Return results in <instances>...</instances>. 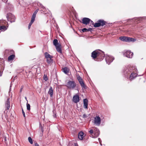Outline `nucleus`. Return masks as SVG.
<instances>
[{
  "label": "nucleus",
  "mask_w": 146,
  "mask_h": 146,
  "mask_svg": "<svg viewBox=\"0 0 146 146\" xmlns=\"http://www.w3.org/2000/svg\"><path fill=\"white\" fill-rule=\"evenodd\" d=\"M137 70L136 67L130 65L125 66L123 70V74L124 77H127L131 74L129 77V79L131 80L137 77Z\"/></svg>",
  "instance_id": "1"
},
{
  "label": "nucleus",
  "mask_w": 146,
  "mask_h": 146,
  "mask_svg": "<svg viewBox=\"0 0 146 146\" xmlns=\"http://www.w3.org/2000/svg\"><path fill=\"white\" fill-rule=\"evenodd\" d=\"M88 132L93 138L97 137L100 134L99 130L96 127L93 128V129H90L89 130Z\"/></svg>",
  "instance_id": "2"
},
{
  "label": "nucleus",
  "mask_w": 146,
  "mask_h": 146,
  "mask_svg": "<svg viewBox=\"0 0 146 146\" xmlns=\"http://www.w3.org/2000/svg\"><path fill=\"white\" fill-rule=\"evenodd\" d=\"M53 44L55 46L56 50L58 52L62 53L61 46L60 44L58 42V40L56 39H55L53 41Z\"/></svg>",
  "instance_id": "3"
},
{
  "label": "nucleus",
  "mask_w": 146,
  "mask_h": 146,
  "mask_svg": "<svg viewBox=\"0 0 146 146\" xmlns=\"http://www.w3.org/2000/svg\"><path fill=\"white\" fill-rule=\"evenodd\" d=\"M119 39L122 41L126 42H134L136 40L134 38L126 36H121L119 37Z\"/></svg>",
  "instance_id": "4"
},
{
  "label": "nucleus",
  "mask_w": 146,
  "mask_h": 146,
  "mask_svg": "<svg viewBox=\"0 0 146 146\" xmlns=\"http://www.w3.org/2000/svg\"><path fill=\"white\" fill-rule=\"evenodd\" d=\"M76 84L74 81H69L67 83L66 86L70 89H73L76 87Z\"/></svg>",
  "instance_id": "5"
},
{
  "label": "nucleus",
  "mask_w": 146,
  "mask_h": 146,
  "mask_svg": "<svg viewBox=\"0 0 146 146\" xmlns=\"http://www.w3.org/2000/svg\"><path fill=\"white\" fill-rule=\"evenodd\" d=\"M6 17L8 21L11 23L14 22L15 21V16L11 13H7Z\"/></svg>",
  "instance_id": "6"
},
{
  "label": "nucleus",
  "mask_w": 146,
  "mask_h": 146,
  "mask_svg": "<svg viewBox=\"0 0 146 146\" xmlns=\"http://www.w3.org/2000/svg\"><path fill=\"white\" fill-rule=\"evenodd\" d=\"M106 22L102 20H99L98 22L96 23L94 25V27H99L101 26H103L105 25Z\"/></svg>",
  "instance_id": "7"
},
{
  "label": "nucleus",
  "mask_w": 146,
  "mask_h": 146,
  "mask_svg": "<svg viewBox=\"0 0 146 146\" xmlns=\"http://www.w3.org/2000/svg\"><path fill=\"white\" fill-rule=\"evenodd\" d=\"M98 59H99L100 61L102 60L105 56L104 52L100 50H98Z\"/></svg>",
  "instance_id": "8"
},
{
  "label": "nucleus",
  "mask_w": 146,
  "mask_h": 146,
  "mask_svg": "<svg viewBox=\"0 0 146 146\" xmlns=\"http://www.w3.org/2000/svg\"><path fill=\"white\" fill-rule=\"evenodd\" d=\"M114 59V58L112 56L107 55L106 57V61L108 64H110Z\"/></svg>",
  "instance_id": "9"
},
{
  "label": "nucleus",
  "mask_w": 146,
  "mask_h": 146,
  "mask_svg": "<svg viewBox=\"0 0 146 146\" xmlns=\"http://www.w3.org/2000/svg\"><path fill=\"white\" fill-rule=\"evenodd\" d=\"M77 79L78 81L82 87L83 88H84V89H86V86L82 78L80 76H79L77 77Z\"/></svg>",
  "instance_id": "10"
},
{
  "label": "nucleus",
  "mask_w": 146,
  "mask_h": 146,
  "mask_svg": "<svg viewBox=\"0 0 146 146\" xmlns=\"http://www.w3.org/2000/svg\"><path fill=\"white\" fill-rule=\"evenodd\" d=\"M101 118L99 116H96L94 118V123L97 125L99 126L101 123Z\"/></svg>",
  "instance_id": "11"
},
{
  "label": "nucleus",
  "mask_w": 146,
  "mask_h": 146,
  "mask_svg": "<svg viewBox=\"0 0 146 146\" xmlns=\"http://www.w3.org/2000/svg\"><path fill=\"white\" fill-rule=\"evenodd\" d=\"M124 55L127 58H131L133 56V53L129 50H127L124 53Z\"/></svg>",
  "instance_id": "12"
},
{
  "label": "nucleus",
  "mask_w": 146,
  "mask_h": 146,
  "mask_svg": "<svg viewBox=\"0 0 146 146\" xmlns=\"http://www.w3.org/2000/svg\"><path fill=\"white\" fill-rule=\"evenodd\" d=\"M5 110H9L10 107V102L9 98H8L5 102Z\"/></svg>",
  "instance_id": "13"
},
{
  "label": "nucleus",
  "mask_w": 146,
  "mask_h": 146,
  "mask_svg": "<svg viewBox=\"0 0 146 146\" xmlns=\"http://www.w3.org/2000/svg\"><path fill=\"white\" fill-rule=\"evenodd\" d=\"M80 100V98L79 95H74L73 97L72 101L75 103H77Z\"/></svg>",
  "instance_id": "14"
},
{
  "label": "nucleus",
  "mask_w": 146,
  "mask_h": 146,
  "mask_svg": "<svg viewBox=\"0 0 146 146\" xmlns=\"http://www.w3.org/2000/svg\"><path fill=\"white\" fill-rule=\"evenodd\" d=\"M146 17H136L134 19H127V21H131V20H133V21L135 20V22H137V21L136 20H137L138 21H139L140 20H141L143 19H145Z\"/></svg>",
  "instance_id": "15"
},
{
  "label": "nucleus",
  "mask_w": 146,
  "mask_h": 146,
  "mask_svg": "<svg viewBox=\"0 0 146 146\" xmlns=\"http://www.w3.org/2000/svg\"><path fill=\"white\" fill-rule=\"evenodd\" d=\"M90 19L88 18H84L82 20V23L85 25H87L90 22Z\"/></svg>",
  "instance_id": "16"
},
{
  "label": "nucleus",
  "mask_w": 146,
  "mask_h": 146,
  "mask_svg": "<svg viewBox=\"0 0 146 146\" xmlns=\"http://www.w3.org/2000/svg\"><path fill=\"white\" fill-rule=\"evenodd\" d=\"M98 50H95L93 51L92 53V57L95 59L98 58Z\"/></svg>",
  "instance_id": "17"
},
{
  "label": "nucleus",
  "mask_w": 146,
  "mask_h": 146,
  "mask_svg": "<svg viewBox=\"0 0 146 146\" xmlns=\"http://www.w3.org/2000/svg\"><path fill=\"white\" fill-rule=\"evenodd\" d=\"M84 107V108H88V100L87 99H85L83 100Z\"/></svg>",
  "instance_id": "18"
},
{
  "label": "nucleus",
  "mask_w": 146,
  "mask_h": 146,
  "mask_svg": "<svg viewBox=\"0 0 146 146\" xmlns=\"http://www.w3.org/2000/svg\"><path fill=\"white\" fill-rule=\"evenodd\" d=\"M53 90L52 87H50L48 92V94L50 95V97L53 96Z\"/></svg>",
  "instance_id": "19"
},
{
  "label": "nucleus",
  "mask_w": 146,
  "mask_h": 146,
  "mask_svg": "<svg viewBox=\"0 0 146 146\" xmlns=\"http://www.w3.org/2000/svg\"><path fill=\"white\" fill-rule=\"evenodd\" d=\"M84 137V133L82 131L80 132L78 134V137L80 140H82Z\"/></svg>",
  "instance_id": "20"
},
{
  "label": "nucleus",
  "mask_w": 146,
  "mask_h": 146,
  "mask_svg": "<svg viewBox=\"0 0 146 146\" xmlns=\"http://www.w3.org/2000/svg\"><path fill=\"white\" fill-rule=\"evenodd\" d=\"M62 71L65 74H67L69 72V69L67 67H64L62 69Z\"/></svg>",
  "instance_id": "21"
},
{
  "label": "nucleus",
  "mask_w": 146,
  "mask_h": 146,
  "mask_svg": "<svg viewBox=\"0 0 146 146\" xmlns=\"http://www.w3.org/2000/svg\"><path fill=\"white\" fill-rule=\"evenodd\" d=\"M45 57L46 58H52L53 57L52 56L50 55L47 52H46L44 54Z\"/></svg>",
  "instance_id": "22"
},
{
  "label": "nucleus",
  "mask_w": 146,
  "mask_h": 146,
  "mask_svg": "<svg viewBox=\"0 0 146 146\" xmlns=\"http://www.w3.org/2000/svg\"><path fill=\"white\" fill-rule=\"evenodd\" d=\"M15 57V55L14 54H12L9 56L8 58V60L9 61H10L11 60H13Z\"/></svg>",
  "instance_id": "23"
},
{
  "label": "nucleus",
  "mask_w": 146,
  "mask_h": 146,
  "mask_svg": "<svg viewBox=\"0 0 146 146\" xmlns=\"http://www.w3.org/2000/svg\"><path fill=\"white\" fill-rule=\"evenodd\" d=\"M7 29L6 27L5 26L1 25L0 27V30L1 31H4Z\"/></svg>",
  "instance_id": "24"
},
{
  "label": "nucleus",
  "mask_w": 146,
  "mask_h": 146,
  "mask_svg": "<svg viewBox=\"0 0 146 146\" xmlns=\"http://www.w3.org/2000/svg\"><path fill=\"white\" fill-rule=\"evenodd\" d=\"M68 146H78L77 143H74L73 144L72 142H70L69 143Z\"/></svg>",
  "instance_id": "25"
},
{
  "label": "nucleus",
  "mask_w": 146,
  "mask_h": 146,
  "mask_svg": "<svg viewBox=\"0 0 146 146\" xmlns=\"http://www.w3.org/2000/svg\"><path fill=\"white\" fill-rule=\"evenodd\" d=\"M38 5L41 7V8L42 9V11L43 12H44L45 10H46V9L40 3H39L38 4Z\"/></svg>",
  "instance_id": "26"
},
{
  "label": "nucleus",
  "mask_w": 146,
  "mask_h": 146,
  "mask_svg": "<svg viewBox=\"0 0 146 146\" xmlns=\"http://www.w3.org/2000/svg\"><path fill=\"white\" fill-rule=\"evenodd\" d=\"M47 60L46 61L48 64H50V63L52 62V58H48L46 59Z\"/></svg>",
  "instance_id": "27"
},
{
  "label": "nucleus",
  "mask_w": 146,
  "mask_h": 146,
  "mask_svg": "<svg viewBox=\"0 0 146 146\" xmlns=\"http://www.w3.org/2000/svg\"><path fill=\"white\" fill-rule=\"evenodd\" d=\"M36 15L33 13V14L32 16V17L31 19V21H34L35 20V18L36 17Z\"/></svg>",
  "instance_id": "28"
},
{
  "label": "nucleus",
  "mask_w": 146,
  "mask_h": 146,
  "mask_svg": "<svg viewBox=\"0 0 146 146\" xmlns=\"http://www.w3.org/2000/svg\"><path fill=\"white\" fill-rule=\"evenodd\" d=\"M28 141L31 144H32L33 143V140L31 137H28Z\"/></svg>",
  "instance_id": "29"
},
{
  "label": "nucleus",
  "mask_w": 146,
  "mask_h": 146,
  "mask_svg": "<svg viewBox=\"0 0 146 146\" xmlns=\"http://www.w3.org/2000/svg\"><path fill=\"white\" fill-rule=\"evenodd\" d=\"M27 110H30V105L27 103Z\"/></svg>",
  "instance_id": "30"
},
{
  "label": "nucleus",
  "mask_w": 146,
  "mask_h": 146,
  "mask_svg": "<svg viewBox=\"0 0 146 146\" xmlns=\"http://www.w3.org/2000/svg\"><path fill=\"white\" fill-rule=\"evenodd\" d=\"M34 22V21L31 20V21L29 23L28 26V29H30L31 26V25L32 24H33Z\"/></svg>",
  "instance_id": "31"
},
{
  "label": "nucleus",
  "mask_w": 146,
  "mask_h": 146,
  "mask_svg": "<svg viewBox=\"0 0 146 146\" xmlns=\"http://www.w3.org/2000/svg\"><path fill=\"white\" fill-rule=\"evenodd\" d=\"M43 78L44 80L45 81H47L48 80V78L47 75L45 74H44V75Z\"/></svg>",
  "instance_id": "32"
},
{
  "label": "nucleus",
  "mask_w": 146,
  "mask_h": 146,
  "mask_svg": "<svg viewBox=\"0 0 146 146\" xmlns=\"http://www.w3.org/2000/svg\"><path fill=\"white\" fill-rule=\"evenodd\" d=\"M82 31H83V32H86L88 31L87 29H86V28H83L82 29Z\"/></svg>",
  "instance_id": "33"
},
{
  "label": "nucleus",
  "mask_w": 146,
  "mask_h": 146,
  "mask_svg": "<svg viewBox=\"0 0 146 146\" xmlns=\"http://www.w3.org/2000/svg\"><path fill=\"white\" fill-rule=\"evenodd\" d=\"M22 113L23 114V115L24 117H25V112L23 111V109H22Z\"/></svg>",
  "instance_id": "34"
},
{
  "label": "nucleus",
  "mask_w": 146,
  "mask_h": 146,
  "mask_svg": "<svg viewBox=\"0 0 146 146\" xmlns=\"http://www.w3.org/2000/svg\"><path fill=\"white\" fill-rule=\"evenodd\" d=\"M38 9H36L35 11L34 12V13L36 15L37 13L38 12Z\"/></svg>",
  "instance_id": "35"
},
{
  "label": "nucleus",
  "mask_w": 146,
  "mask_h": 146,
  "mask_svg": "<svg viewBox=\"0 0 146 146\" xmlns=\"http://www.w3.org/2000/svg\"><path fill=\"white\" fill-rule=\"evenodd\" d=\"M98 140H99V141L100 142V144L101 145H102V141H101V139L100 138H98Z\"/></svg>",
  "instance_id": "36"
},
{
  "label": "nucleus",
  "mask_w": 146,
  "mask_h": 146,
  "mask_svg": "<svg viewBox=\"0 0 146 146\" xmlns=\"http://www.w3.org/2000/svg\"><path fill=\"white\" fill-rule=\"evenodd\" d=\"M87 117V115L86 114H84L83 115V117L84 118L86 117Z\"/></svg>",
  "instance_id": "37"
},
{
  "label": "nucleus",
  "mask_w": 146,
  "mask_h": 146,
  "mask_svg": "<svg viewBox=\"0 0 146 146\" xmlns=\"http://www.w3.org/2000/svg\"><path fill=\"white\" fill-rule=\"evenodd\" d=\"M88 30V31H91L92 30V29L91 28H89L88 29H87Z\"/></svg>",
  "instance_id": "38"
},
{
  "label": "nucleus",
  "mask_w": 146,
  "mask_h": 146,
  "mask_svg": "<svg viewBox=\"0 0 146 146\" xmlns=\"http://www.w3.org/2000/svg\"><path fill=\"white\" fill-rule=\"evenodd\" d=\"M40 125L41 127V129L42 132L43 131V130L42 127L41 126V124H40Z\"/></svg>",
  "instance_id": "39"
},
{
  "label": "nucleus",
  "mask_w": 146,
  "mask_h": 146,
  "mask_svg": "<svg viewBox=\"0 0 146 146\" xmlns=\"http://www.w3.org/2000/svg\"><path fill=\"white\" fill-rule=\"evenodd\" d=\"M35 146H39V144L37 143H35Z\"/></svg>",
  "instance_id": "40"
},
{
  "label": "nucleus",
  "mask_w": 146,
  "mask_h": 146,
  "mask_svg": "<svg viewBox=\"0 0 146 146\" xmlns=\"http://www.w3.org/2000/svg\"><path fill=\"white\" fill-rule=\"evenodd\" d=\"M2 0L3 1V2H5V3L7 2L8 1V0Z\"/></svg>",
  "instance_id": "41"
},
{
  "label": "nucleus",
  "mask_w": 146,
  "mask_h": 146,
  "mask_svg": "<svg viewBox=\"0 0 146 146\" xmlns=\"http://www.w3.org/2000/svg\"><path fill=\"white\" fill-rule=\"evenodd\" d=\"M90 23H92V24H94V22H93L92 21V20H90Z\"/></svg>",
  "instance_id": "42"
},
{
  "label": "nucleus",
  "mask_w": 146,
  "mask_h": 146,
  "mask_svg": "<svg viewBox=\"0 0 146 146\" xmlns=\"http://www.w3.org/2000/svg\"><path fill=\"white\" fill-rule=\"evenodd\" d=\"M53 117H56V114H55L54 115H53Z\"/></svg>",
  "instance_id": "43"
},
{
  "label": "nucleus",
  "mask_w": 146,
  "mask_h": 146,
  "mask_svg": "<svg viewBox=\"0 0 146 146\" xmlns=\"http://www.w3.org/2000/svg\"><path fill=\"white\" fill-rule=\"evenodd\" d=\"M25 99L27 101V97H25Z\"/></svg>",
  "instance_id": "44"
},
{
  "label": "nucleus",
  "mask_w": 146,
  "mask_h": 146,
  "mask_svg": "<svg viewBox=\"0 0 146 146\" xmlns=\"http://www.w3.org/2000/svg\"><path fill=\"white\" fill-rule=\"evenodd\" d=\"M53 113H54V111H53Z\"/></svg>",
  "instance_id": "45"
}]
</instances>
